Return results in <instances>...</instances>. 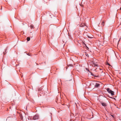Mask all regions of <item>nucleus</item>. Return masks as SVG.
Returning <instances> with one entry per match:
<instances>
[{
  "label": "nucleus",
  "mask_w": 121,
  "mask_h": 121,
  "mask_svg": "<svg viewBox=\"0 0 121 121\" xmlns=\"http://www.w3.org/2000/svg\"><path fill=\"white\" fill-rule=\"evenodd\" d=\"M101 104L104 107H106L107 106V104L105 103H102Z\"/></svg>",
  "instance_id": "nucleus-4"
},
{
  "label": "nucleus",
  "mask_w": 121,
  "mask_h": 121,
  "mask_svg": "<svg viewBox=\"0 0 121 121\" xmlns=\"http://www.w3.org/2000/svg\"><path fill=\"white\" fill-rule=\"evenodd\" d=\"M107 64L108 65H109V66H110V65L109 64V63H107Z\"/></svg>",
  "instance_id": "nucleus-11"
},
{
  "label": "nucleus",
  "mask_w": 121,
  "mask_h": 121,
  "mask_svg": "<svg viewBox=\"0 0 121 121\" xmlns=\"http://www.w3.org/2000/svg\"><path fill=\"white\" fill-rule=\"evenodd\" d=\"M110 93L112 95H114V92L112 91Z\"/></svg>",
  "instance_id": "nucleus-6"
},
{
  "label": "nucleus",
  "mask_w": 121,
  "mask_h": 121,
  "mask_svg": "<svg viewBox=\"0 0 121 121\" xmlns=\"http://www.w3.org/2000/svg\"><path fill=\"white\" fill-rule=\"evenodd\" d=\"M28 55L29 56H30V55H28Z\"/></svg>",
  "instance_id": "nucleus-14"
},
{
  "label": "nucleus",
  "mask_w": 121,
  "mask_h": 121,
  "mask_svg": "<svg viewBox=\"0 0 121 121\" xmlns=\"http://www.w3.org/2000/svg\"><path fill=\"white\" fill-rule=\"evenodd\" d=\"M100 86V84L99 83H95V86L96 88Z\"/></svg>",
  "instance_id": "nucleus-3"
},
{
  "label": "nucleus",
  "mask_w": 121,
  "mask_h": 121,
  "mask_svg": "<svg viewBox=\"0 0 121 121\" xmlns=\"http://www.w3.org/2000/svg\"><path fill=\"white\" fill-rule=\"evenodd\" d=\"M90 63V64L93 66L97 67L98 66V65L97 64L96 62H95L94 60L91 61Z\"/></svg>",
  "instance_id": "nucleus-1"
},
{
  "label": "nucleus",
  "mask_w": 121,
  "mask_h": 121,
  "mask_svg": "<svg viewBox=\"0 0 121 121\" xmlns=\"http://www.w3.org/2000/svg\"><path fill=\"white\" fill-rule=\"evenodd\" d=\"M88 71H89V70H88Z\"/></svg>",
  "instance_id": "nucleus-17"
},
{
  "label": "nucleus",
  "mask_w": 121,
  "mask_h": 121,
  "mask_svg": "<svg viewBox=\"0 0 121 121\" xmlns=\"http://www.w3.org/2000/svg\"><path fill=\"white\" fill-rule=\"evenodd\" d=\"M33 26L32 25H31L30 26V27L31 29L33 28Z\"/></svg>",
  "instance_id": "nucleus-8"
},
{
  "label": "nucleus",
  "mask_w": 121,
  "mask_h": 121,
  "mask_svg": "<svg viewBox=\"0 0 121 121\" xmlns=\"http://www.w3.org/2000/svg\"><path fill=\"white\" fill-rule=\"evenodd\" d=\"M104 22H103L102 23V26H104Z\"/></svg>",
  "instance_id": "nucleus-10"
},
{
  "label": "nucleus",
  "mask_w": 121,
  "mask_h": 121,
  "mask_svg": "<svg viewBox=\"0 0 121 121\" xmlns=\"http://www.w3.org/2000/svg\"><path fill=\"white\" fill-rule=\"evenodd\" d=\"M30 38L29 37H27V41H29L30 40Z\"/></svg>",
  "instance_id": "nucleus-7"
},
{
  "label": "nucleus",
  "mask_w": 121,
  "mask_h": 121,
  "mask_svg": "<svg viewBox=\"0 0 121 121\" xmlns=\"http://www.w3.org/2000/svg\"><path fill=\"white\" fill-rule=\"evenodd\" d=\"M39 116L38 115H36L34 116L33 119L34 120L38 119H39Z\"/></svg>",
  "instance_id": "nucleus-2"
},
{
  "label": "nucleus",
  "mask_w": 121,
  "mask_h": 121,
  "mask_svg": "<svg viewBox=\"0 0 121 121\" xmlns=\"http://www.w3.org/2000/svg\"><path fill=\"white\" fill-rule=\"evenodd\" d=\"M85 55L87 56V57H88V54L87 53H86V52H85Z\"/></svg>",
  "instance_id": "nucleus-9"
},
{
  "label": "nucleus",
  "mask_w": 121,
  "mask_h": 121,
  "mask_svg": "<svg viewBox=\"0 0 121 121\" xmlns=\"http://www.w3.org/2000/svg\"><path fill=\"white\" fill-rule=\"evenodd\" d=\"M29 120V118H28Z\"/></svg>",
  "instance_id": "nucleus-15"
},
{
  "label": "nucleus",
  "mask_w": 121,
  "mask_h": 121,
  "mask_svg": "<svg viewBox=\"0 0 121 121\" xmlns=\"http://www.w3.org/2000/svg\"><path fill=\"white\" fill-rule=\"evenodd\" d=\"M3 53H4V54H6V53H5L4 52H3Z\"/></svg>",
  "instance_id": "nucleus-13"
},
{
  "label": "nucleus",
  "mask_w": 121,
  "mask_h": 121,
  "mask_svg": "<svg viewBox=\"0 0 121 121\" xmlns=\"http://www.w3.org/2000/svg\"><path fill=\"white\" fill-rule=\"evenodd\" d=\"M107 91L109 93L111 92L112 91L111 90H110V89L108 88L107 89Z\"/></svg>",
  "instance_id": "nucleus-5"
},
{
  "label": "nucleus",
  "mask_w": 121,
  "mask_h": 121,
  "mask_svg": "<svg viewBox=\"0 0 121 121\" xmlns=\"http://www.w3.org/2000/svg\"><path fill=\"white\" fill-rule=\"evenodd\" d=\"M50 116H51V115H52V114H51V113H50Z\"/></svg>",
  "instance_id": "nucleus-12"
},
{
  "label": "nucleus",
  "mask_w": 121,
  "mask_h": 121,
  "mask_svg": "<svg viewBox=\"0 0 121 121\" xmlns=\"http://www.w3.org/2000/svg\"><path fill=\"white\" fill-rule=\"evenodd\" d=\"M6 50H5V51L6 52Z\"/></svg>",
  "instance_id": "nucleus-16"
}]
</instances>
